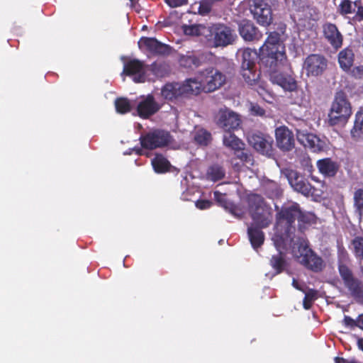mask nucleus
<instances>
[{
	"mask_svg": "<svg viewBox=\"0 0 363 363\" xmlns=\"http://www.w3.org/2000/svg\"><path fill=\"white\" fill-rule=\"evenodd\" d=\"M238 30L240 35L245 41L252 42L259 40L262 37V32L249 19H242L238 23Z\"/></svg>",
	"mask_w": 363,
	"mask_h": 363,
	"instance_id": "obj_17",
	"label": "nucleus"
},
{
	"mask_svg": "<svg viewBox=\"0 0 363 363\" xmlns=\"http://www.w3.org/2000/svg\"><path fill=\"white\" fill-rule=\"evenodd\" d=\"M310 215H306L301 211L300 215L298 216V220L300 222L308 223L310 222Z\"/></svg>",
	"mask_w": 363,
	"mask_h": 363,
	"instance_id": "obj_51",
	"label": "nucleus"
},
{
	"mask_svg": "<svg viewBox=\"0 0 363 363\" xmlns=\"http://www.w3.org/2000/svg\"><path fill=\"white\" fill-rule=\"evenodd\" d=\"M300 123L306 125V121L302 120V121H300Z\"/></svg>",
	"mask_w": 363,
	"mask_h": 363,
	"instance_id": "obj_55",
	"label": "nucleus"
},
{
	"mask_svg": "<svg viewBox=\"0 0 363 363\" xmlns=\"http://www.w3.org/2000/svg\"><path fill=\"white\" fill-rule=\"evenodd\" d=\"M223 142L225 147H229L234 151L240 150L245 147V143L231 132H226L224 134Z\"/></svg>",
	"mask_w": 363,
	"mask_h": 363,
	"instance_id": "obj_29",
	"label": "nucleus"
},
{
	"mask_svg": "<svg viewBox=\"0 0 363 363\" xmlns=\"http://www.w3.org/2000/svg\"><path fill=\"white\" fill-rule=\"evenodd\" d=\"M207 62L206 54L200 50H188L185 53H177V62L179 67L187 72H194L205 65Z\"/></svg>",
	"mask_w": 363,
	"mask_h": 363,
	"instance_id": "obj_10",
	"label": "nucleus"
},
{
	"mask_svg": "<svg viewBox=\"0 0 363 363\" xmlns=\"http://www.w3.org/2000/svg\"><path fill=\"white\" fill-rule=\"evenodd\" d=\"M317 167L319 172L328 177H335L340 169L339 164L329 157L319 160L317 162Z\"/></svg>",
	"mask_w": 363,
	"mask_h": 363,
	"instance_id": "obj_23",
	"label": "nucleus"
},
{
	"mask_svg": "<svg viewBox=\"0 0 363 363\" xmlns=\"http://www.w3.org/2000/svg\"><path fill=\"white\" fill-rule=\"evenodd\" d=\"M352 113L351 103L346 93L342 90L337 91L328 113L329 125L335 126L345 124Z\"/></svg>",
	"mask_w": 363,
	"mask_h": 363,
	"instance_id": "obj_6",
	"label": "nucleus"
},
{
	"mask_svg": "<svg viewBox=\"0 0 363 363\" xmlns=\"http://www.w3.org/2000/svg\"><path fill=\"white\" fill-rule=\"evenodd\" d=\"M201 93V84L195 78H189L182 83L172 82L165 84L161 89L162 96L167 101H174L191 95Z\"/></svg>",
	"mask_w": 363,
	"mask_h": 363,
	"instance_id": "obj_4",
	"label": "nucleus"
},
{
	"mask_svg": "<svg viewBox=\"0 0 363 363\" xmlns=\"http://www.w3.org/2000/svg\"><path fill=\"white\" fill-rule=\"evenodd\" d=\"M207 26L203 25H192L184 28V33L191 35H203L205 37Z\"/></svg>",
	"mask_w": 363,
	"mask_h": 363,
	"instance_id": "obj_40",
	"label": "nucleus"
},
{
	"mask_svg": "<svg viewBox=\"0 0 363 363\" xmlns=\"http://www.w3.org/2000/svg\"><path fill=\"white\" fill-rule=\"evenodd\" d=\"M354 16L353 20L361 22L363 21V4L362 0H356L354 1Z\"/></svg>",
	"mask_w": 363,
	"mask_h": 363,
	"instance_id": "obj_42",
	"label": "nucleus"
},
{
	"mask_svg": "<svg viewBox=\"0 0 363 363\" xmlns=\"http://www.w3.org/2000/svg\"><path fill=\"white\" fill-rule=\"evenodd\" d=\"M342 323L345 327L350 329H353L356 327L358 328V317L356 320H354L350 316L345 315Z\"/></svg>",
	"mask_w": 363,
	"mask_h": 363,
	"instance_id": "obj_46",
	"label": "nucleus"
},
{
	"mask_svg": "<svg viewBox=\"0 0 363 363\" xmlns=\"http://www.w3.org/2000/svg\"><path fill=\"white\" fill-rule=\"evenodd\" d=\"M352 75L355 77V78H362L363 77V66H358V67H355L353 69H352Z\"/></svg>",
	"mask_w": 363,
	"mask_h": 363,
	"instance_id": "obj_50",
	"label": "nucleus"
},
{
	"mask_svg": "<svg viewBox=\"0 0 363 363\" xmlns=\"http://www.w3.org/2000/svg\"><path fill=\"white\" fill-rule=\"evenodd\" d=\"M160 108V105L155 100L152 94H148L141 100L137 106L138 116L142 118H148L156 113Z\"/></svg>",
	"mask_w": 363,
	"mask_h": 363,
	"instance_id": "obj_22",
	"label": "nucleus"
},
{
	"mask_svg": "<svg viewBox=\"0 0 363 363\" xmlns=\"http://www.w3.org/2000/svg\"><path fill=\"white\" fill-rule=\"evenodd\" d=\"M170 134L167 131L156 129L142 135L140 138L141 146L147 150H155L167 146L170 142Z\"/></svg>",
	"mask_w": 363,
	"mask_h": 363,
	"instance_id": "obj_12",
	"label": "nucleus"
},
{
	"mask_svg": "<svg viewBox=\"0 0 363 363\" xmlns=\"http://www.w3.org/2000/svg\"><path fill=\"white\" fill-rule=\"evenodd\" d=\"M150 71L155 77L158 78H163L167 77L170 74L171 69L169 65L165 62H154L150 66Z\"/></svg>",
	"mask_w": 363,
	"mask_h": 363,
	"instance_id": "obj_33",
	"label": "nucleus"
},
{
	"mask_svg": "<svg viewBox=\"0 0 363 363\" xmlns=\"http://www.w3.org/2000/svg\"><path fill=\"white\" fill-rule=\"evenodd\" d=\"M247 140L249 144L262 155L269 157L274 155V140L271 136L259 132L254 133L248 135Z\"/></svg>",
	"mask_w": 363,
	"mask_h": 363,
	"instance_id": "obj_13",
	"label": "nucleus"
},
{
	"mask_svg": "<svg viewBox=\"0 0 363 363\" xmlns=\"http://www.w3.org/2000/svg\"><path fill=\"white\" fill-rule=\"evenodd\" d=\"M263 228L250 225L247 228V235L252 247L257 250L260 247L264 242V233Z\"/></svg>",
	"mask_w": 363,
	"mask_h": 363,
	"instance_id": "obj_24",
	"label": "nucleus"
},
{
	"mask_svg": "<svg viewBox=\"0 0 363 363\" xmlns=\"http://www.w3.org/2000/svg\"><path fill=\"white\" fill-rule=\"evenodd\" d=\"M276 2H269L267 0H253L250 6V11L254 20L262 27H268L273 22V13L272 7Z\"/></svg>",
	"mask_w": 363,
	"mask_h": 363,
	"instance_id": "obj_9",
	"label": "nucleus"
},
{
	"mask_svg": "<svg viewBox=\"0 0 363 363\" xmlns=\"http://www.w3.org/2000/svg\"><path fill=\"white\" fill-rule=\"evenodd\" d=\"M217 123L225 132H231L240 126L241 120L239 115L232 111L220 110Z\"/></svg>",
	"mask_w": 363,
	"mask_h": 363,
	"instance_id": "obj_19",
	"label": "nucleus"
},
{
	"mask_svg": "<svg viewBox=\"0 0 363 363\" xmlns=\"http://www.w3.org/2000/svg\"><path fill=\"white\" fill-rule=\"evenodd\" d=\"M237 157L242 162H248L250 160L251 155L245 150V147L240 150H235Z\"/></svg>",
	"mask_w": 363,
	"mask_h": 363,
	"instance_id": "obj_47",
	"label": "nucleus"
},
{
	"mask_svg": "<svg viewBox=\"0 0 363 363\" xmlns=\"http://www.w3.org/2000/svg\"><path fill=\"white\" fill-rule=\"evenodd\" d=\"M201 87L203 86L208 92H212L222 86L225 82V76L213 67L206 68L199 73Z\"/></svg>",
	"mask_w": 363,
	"mask_h": 363,
	"instance_id": "obj_11",
	"label": "nucleus"
},
{
	"mask_svg": "<svg viewBox=\"0 0 363 363\" xmlns=\"http://www.w3.org/2000/svg\"><path fill=\"white\" fill-rule=\"evenodd\" d=\"M139 45H143L152 55L167 56L171 52V47L158 41L155 38L144 37L139 41Z\"/></svg>",
	"mask_w": 363,
	"mask_h": 363,
	"instance_id": "obj_21",
	"label": "nucleus"
},
{
	"mask_svg": "<svg viewBox=\"0 0 363 363\" xmlns=\"http://www.w3.org/2000/svg\"><path fill=\"white\" fill-rule=\"evenodd\" d=\"M315 295L316 292L313 290H310L306 293L303 301V306L305 309L308 310L311 308L313 301L315 299Z\"/></svg>",
	"mask_w": 363,
	"mask_h": 363,
	"instance_id": "obj_43",
	"label": "nucleus"
},
{
	"mask_svg": "<svg viewBox=\"0 0 363 363\" xmlns=\"http://www.w3.org/2000/svg\"><path fill=\"white\" fill-rule=\"evenodd\" d=\"M115 107L116 111L121 114H125L131 111L130 101L126 98H118L115 101Z\"/></svg>",
	"mask_w": 363,
	"mask_h": 363,
	"instance_id": "obj_39",
	"label": "nucleus"
},
{
	"mask_svg": "<svg viewBox=\"0 0 363 363\" xmlns=\"http://www.w3.org/2000/svg\"><path fill=\"white\" fill-rule=\"evenodd\" d=\"M337 11L341 16H347L354 13V1L351 0H342L337 8Z\"/></svg>",
	"mask_w": 363,
	"mask_h": 363,
	"instance_id": "obj_37",
	"label": "nucleus"
},
{
	"mask_svg": "<svg viewBox=\"0 0 363 363\" xmlns=\"http://www.w3.org/2000/svg\"><path fill=\"white\" fill-rule=\"evenodd\" d=\"M214 198L222 206L225 208H228L227 201L225 200L223 194L219 191H215ZM229 211L233 215L238 216L236 213L237 207L235 206L231 205L230 207H229Z\"/></svg>",
	"mask_w": 363,
	"mask_h": 363,
	"instance_id": "obj_41",
	"label": "nucleus"
},
{
	"mask_svg": "<svg viewBox=\"0 0 363 363\" xmlns=\"http://www.w3.org/2000/svg\"><path fill=\"white\" fill-rule=\"evenodd\" d=\"M225 175V169L218 164L211 165L207 171L208 178L213 182L221 180Z\"/></svg>",
	"mask_w": 363,
	"mask_h": 363,
	"instance_id": "obj_34",
	"label": "nucleus"
},
{
	"mask_svg": "<svg viewBox=\"0 0 363 363\" xmlns=\"http://www.w3.org/2000/svg\"><path fill=\"white\" fill-rule=\"evenodd\" d=\"M250 114L254 116H264L265 115V110L257 104H251Z\"/></svg>",
	"mask_w": 363,
	"mask_h": 363,
	"instance_id": "obj_45",
	"label": "nucleus"
},
{
	"mask_svg": "<svg viewBox=\"0 0 363 363\" xmlns=\"http://www.w3.org/2000/svg\"><path fill=\"white\" fill-rule=\"evenodd\" d=\"M211 138V134L203 128L196 130L194 135L195 142L200 145H208L210 143Z\"/></svg>",
	"mask_w": 363,
	"mask_h": 363,
	"instance_id": "obj_35",
	"label": "nucleus"
},
{
	"mask_svg": "<svg viewBox=\"0 0 363 363\" xmlns=\"http://www.w3.org/2000/svg\"><path fill=\"white\" fill-rule=\"evenodd\" d=\"M354 207L355 212L363 216V189H358L354 193Z\"/></svg>",
	"mask_w": 363,
	"mask_h": 363,
	"instance_id": "obj_38",
	"label": "nucleus"
},
{
	"mask_svg": "<svg viewBox=\"0 0 363 363\" xmlns=\"http://www.w3.org/2000/svg\"><path fill=\"white\" fill-rule=\"evenodd\" d=\"M295 130L298 141L305 147L309 148L313 152L324 150L325 143L316 135L308 133L306 129H302L301 127H297Z\"/></svg>",
	"mask_w": 363,
	"mask_h": 363,
	"instance_id": "obj_14",
	"label": "nucleus"
},
{
	"mask_svg": "<svg viewBox=\"0 0 363 363\" xmlns=\"http://www.w3.org/2000/svg\"><path fill=\"white\" fill-rule=\"evenodd\" d=\"M273 30L267 32V38L259 48V57L260 65L271 72L270 80L286 91H294L297 84L295 79L290 75L277 72L286 60L284 42L286 39V25L283 23H277Z\"/></svg>",
	"mask_w": 363,
	"mask_h": 363,
	"instance_id": "obj_1",
	"label": "nucleus"
},
{
	"mask_svg": "<svg viewBox=\"0 0 363 363\" xmlns=\"http://www.w3.org/2000/svg\"><path fill=\"white\" fill-rule=\"evenodd\" d=\"M234 30L223 23H215L207 26L205 38L213 48H225L233 44L236 39Z\"/></svg>",
	"mask_w": 363,
	"mask_h": 363,
	"instance_id": "obj_7",
	"label": "nucleus"
},
{
	"mask_svg": "<svg viewBox=\"0 0 363 363\" xmlns=\"http://www.w3.org/2000/svg\"><path fill=\"white\" fill-rule=\"evenodd\" d=\"M249 211L252 220L250 225L261 228H267L272 223L273 213L264 198L257 194H252L248 198Z\"/></svg>",
	"mask_w": 363,
	"mask_h": 363,
	"instance_id": "obj_5",
	"label": "nucleus"
},
{
	"mask_svg": "<svg viewBox=\"0 0 363 363\" xmlns=\"http://www.w3.org/2000/svg\"><path fill=\"white\" fill-rule=\"evenodd\" d=\"M352 245V252L357 259L363 261V237L356 236L351 242Z\"/></svg>",
	"mask_w": 363,
	"mask_h": 363,
	"instance_id": "obj_36",
	"label": "nucleus"
},
{
	"mask_svg": "<svg viewBox=\"0 0 363 363\" xmlns=\"http://www.w3.org/2000/svg\"><path fill=\"white\" fill-rule=\"evenodd\" d=\"M338 272L345 286L358 303L363 304V283L354 277L352 271L345 264L338 265Z\"/></svg>",
	"mask_w": 363,
	"mask_h": 363,
	"instance_id": "obj_8",
	"label": "nucleus"
},
{
	"mask_svg": "<svg viewBox=\"0 0 363 363\" xmlns=\"http://www.w3.org/2000/svg\"><path fill=\"white\" fill-rule=\"evenodd\" d=\"M357 346L359 350L363 351V337L358 338L357 340Z\"/></svg>",
	"mask_w": 363,
	"mask_h": 363,
	"instance_id": "obj_53",
	"label": "nucleus"
},
{
	"mask_svg": "<svg viewBox=\"0 0 363 363\" xmlns=\"http://www.w3.org/2000/svg\"><path fill=\"white\" fill-rule=\"evenodd\" d=\"M291 252L298 263L314 273H320L325 267L323 258L310 248L305 241L294 243Z\"/></svg>",
	"mask_w": 363,
	"mask_h": 363,
	"instance_id": "obj_3",
	"label": "nucleus"
},
{
	"mask_svg": "<svg viewBox=\"0 0 363 363\" xmlns=\"http://www.w3.org/2000/svg\"><path fill=\"white\" fill-rule=\"evenodd\" d=\"M292 285L294 288H296V289L298 290H301V286H299V284L298 282L297 281L296 279H293V281H292Z\"/></svg>",
	"mask_w": 363,
	"mask_h": 363,
	"instance_id": "obj_54",
	"label": "nucleus"
},
{
	"mask_svg": "<svg viewBox=\"0 0 363 363\" xmlns=\"http://www.w3.org/2000/svg\"><path fill=\"white\" fill-rule=\"evenodd\" d=\"M165 2L172 8L179 7L188 4V0H165Z\"/></svg>",
	"mask_w": 363,
	"mask_h": 363,
	"instance_id": "obj_48",
	"label": "nucleus"
},
{
	"mask_svg": "<svg viewBox=\"0 0 363 363\" xmlns=\"http://www.w3.org/2000/svg\"><path fill=\"white\" fill-rule=\"evenodd\" d=\"M351 137L358 141L363 139V109H360L355 114L354 125L350 130Z\"/></svg>",
	"mask_w": 363,
	"mask_h": 363,
	"instance_id": "obj_28",
	"label": "nucleus"
},
{
	"mask_svg": "<svg viewBox=\"0 0 363 363\" xmlns=\"http://www.w3.org/2000/svg\"><path fill=\"white\" fill-rule=\"evenodd\" d=\"M301 209L298 203L282 207L277 214V228L280 234L276 233L274 241L277 248L286 245L289 239L295 231V220L300 215Z\"/></svg>",
	"mask_w": 363,
	"mask_h": 363,
	"instance_id": "obj_2",
	"label": "nucleus"
},
{
	"mask_svg": "<svg viewBox=\"0 0 363 363\" xmlns=\"http://www.w3.org/2000/svg\"><path fill=\"white\" fill-rule=\"evenodd\" d=\"M284 1H285V2H287V1H288V0H284Z\"/></svg>",
	"mask_w": 363,
	"mask_h": 363,
	"instance_id": "obj_56",
	"label": "nucleus"
},
{
	"mask_svg": "<svg viewBox=\"0 0 363 363\" xmlns=\"http://www.w3.org/2000/svg\"><path fill=\"white\" fill-rule=\"evenodd\" d=\"M354 55L352 49L346 48L338 54V62L340 67L345 71L350 69L353 65Z\"/></svg>",
	"mask_w": 363,
	"mask_h": 363,
	"instance_id": "obj_26",
	"label": "nucleus"
},
{
	"mask_svg": "<svg viewBox=\"0 0 363 363\" xmlns=\"http://www.w3.org/2000/svg\"><path fill=\"white\" fill-rule=\"evenodd\" d=\"M277 147L283 152H289L295 147L294 133L286 126L281 125L275 129Z\"/></svg>",
	"mask_w": 363,
	"mask_h": 363,
	"instance_id": "obj_18",
	"label": "nucleus"
},
{
	"mask_svg": "<svg viewBox=\"0 0 363 363\" xmlns=\"http://www.w3.org/2000/svg\"><path fill=\"white\" fill-rule=\"evenodd\" d=\"M154 171L157 174H164L171 169L169 161L161 154H156L151 161Z\"/></svg>",
	"mask_w": 363,
	"mask_h": 363,
	"instance_id": "obj_27",
	"label": "nucleus"
},
{
	"mask_svg": "<svg viewBox=\"0 0 363 363\" xmlns=\"http://www.w3.org/2000/svg\"><path fill=\"white\" fill-rule=\"evenodd\" d=\"M121 74L133 77L135 83H143L146 80L145 65L138 59L130 60L124 63Z\"/></svg>",
	"mask_w": 363,
	"mask_h": 363,
	"instance_id": "obj_16",
	"label": "nucleus"
},
{
	"mask_svg": "<svg viewBox=\"0 0 363 363\" xmlns=\"http://www.w3.org/2000/svg\"><path fill=\"white\" fill-rule=\"evenodd\" d=\"M291 184L296 191L303 195L308 196L312 194V186L303 177H295L294 180L291 182Z\"/></svg>",
	"mask_w": 363,
	"mask_h": 363,
	"instance_id": "obj_31",
	"label": "nucleus"
},
{
	"mask_svg": "<svg viewBox=\"0 0 363 363\" xmlns=\"http://www.w3.org/2000/svg\"><path fill=\"white\" fill-rule=\"evenodd\" d=\"M358 328L363 330V313L358 315Z\"/></svg>",
	"mask_w": 363,
	"mask_h": 363,
	"instance_id": "obj_52",
	"label": "nucleus"
},
{
	"mask_svg": "<svg viewBox=\"0 0 363 363\" xmlns=\"http://www.w3.org/2000/svg\"><path fill=\"white\" fill-rule=\"evenodd\" d=\"M269 264L274 270L275 274H279L284 272L287 269L289 265L286 255L281 252H279L272 256L269 260Z\"/></svg>",
	"mask_w": 363,
	"mask_h": 363,
	"instance_id": "obj_25",
	"label": "nucleus"
},
{
	"mask_svg": "<svg viewBox=\"0 0 363 363\" xmlns=\"http://www.w3.org/2000/svg\"><path fill=\"white\" fill-rule=\"evenodd\" d=\"M257 58V53L256 50H253L250 48L245 49L242 55L241 67H250L251 66H256Z\"/></svg>",
	"mask_w": 363,
	"mask_h": 363,
	"instance_id": "obj_32",
	"label": "nucleus"
},
{
	"mask_svg": "<svg viewBox=\"0 0 363 363\" xmlns=\"http://www.w3.org/2000/svg\"><path fill=\"white\" fill-rule=\"evenodd\" d=\"M241 75L249 86H252L257 84L259 79L260 72L257 70L256 66L241 67Z\"/></svg>",
	"mask_w": 363,
	"mask_h": 363,
	"instance_id": "obj_30",
	"label": "nucleus"
},
{
	"mask_svg": "<svg viewBox=\"0 0 363 363\" xmlns=\"http://www.w3.org/2000/svg\"><path fill=\"white\" fill-rule=\"evenodd\" d=\"M212 3L209 0H202L199 7V12L201 15L208 14L213 8Z\"/></svg>",
	"mask_w": 363,
	"mask_h": 363,
	"instance_id": "obj_44",
	"label": "nucleus"
},
{
	"mask_svg": "<svg viewBox=\"0 0 363 363\" xmlns=\"http://www.w3.org/2000/svg\"><path fill=\"white\" fill-rule=\"evenodd\" d=\"M323 34L327 42L335 50L342 45L343 36L335 23L327 22L323 25Z\"/></svg>",
	"mask_w": 363,
	"mask_h": 363,
	"instance_id": "obj_20",
	"label": "nucleus"
},
{
	"mask_svg": "<svg viewBox=\"0 0 363 363\" xmlns=\"http://www.w3.org/2000/svg\"><path fill=\"white\" fill-rule=\"evenodd\" d=\"M328 66L327 59L320 54H311L304 60L303 67L308 76L321 75Z\"/></svg>",
	"mask_w": 363,
	"mask_h": 363,
	"instance_id": "obj_15",
	"label": "nucleus"
},
{
	"mask_svg": "<svg viewBox=\"0 0 363 363\" xmlns=\"http://www.w3.org/2000/svg\"><path fill=\"white\" fill-rule=\"evenodd\" d=\"M211 204V201L208 200H198L196 202V206L201 210L209 208Z\"/></svg>",
	"mask_w": 363,
	"mask_h": 363,
	"instance_id": "obj_49",
	"label": "nucleus"
}]
</instances>
